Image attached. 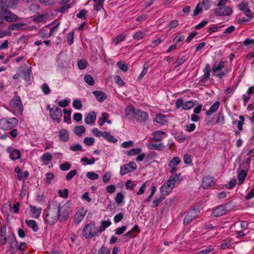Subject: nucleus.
<instances>
[{
    "instance_id": "obj_41",
    "label": "nucleus",
    "mask_w": 254,
    "mask_h": 254,
    "mask_svg": "<svg viewBox=\"0 0 254 254\" xmlns=\"http://www.w3.org/2000/svg\"><path fill=\"white\" fill-rule=\"evenodd\" d=\"M132 172L127 164L122 165L120 168V174L121 176L126 175L128 173Z\"/></svg>"
},
{
    "instance_id": "obj_46",
    "label": "nucleus",
    "mask_w": 254,
    "mask_h": 254,
    "mask_svg": "<svg viewBox=\"0 0 254 254\" xmlns=\"http://www.w3.org/2000/svg\"><path fill=\"white\" fill-rule=\"evenodd\" d=\"M109 118V115L106 113H104L102 114V118H100L98 121L100 126H102L106 122Z\"/></svg>"
},
{
    "instance_id": "obj_25",
    "label": "nucleus",
    "mask_w": 254,
    "mask_h": 254,
    "mask_svg": "<svg viewBox=\"0 0 254 254\" xmlns=\"http://www.w3.org/2000/svg\"><path fill=\"white\" fill-rule=\"evenodd\" d=\"M8 152L10 153V158L12 160L19 159L21 157V152L19 150L11 149Z\"/></svg>"
},
{
    "instance_id": "obj_52",
    "label": "nucleus",
    "mask_w": 254,
    "mask_h": 254,
    "mask_svg": "<svg viewBox=\"0 0 254 254\" xmlns=\"http://www.w3.org/2000/svg\"><path fill=\"white\" fill-rule=\"evenodd\" d=\"M77 174V171L76 170H72L69 172L66 176L65 179L67 181L71 180Z\"/></svg>"
},
{
    "instance_id": "obj_39",
    "label": "nucleus",
    "mask_w": 254,
    "mask_h": 254,
    "mask_svg": "<svg viewBox=\"0 0 254 254\" xmlns=\"http://www.w3.org/2000/svg\"><path fill=\"white\" fill-rule=\"evenodd\" d=\"M63 112L64 114V122L69 124L70 121V115L71 113V111L70 110L64 109L63 110Z\"/></svg>"
},
{
    "instance_id": "obj_54",
    "label": "nucleus",
    "mask_w": 254,
    "mask_h": 254,
    "mask_svg": "<svg viewBox=\"0 0 254 254\" xmlns=\"http://www.w3.org/2000/svg\"><path fill=\"white\" fill-rule=\"evenodd\" d=\"M73 107L77 110H80L82 107V104L80 100L78 99L75 100L72 103Z\"/></svg>"
},
{
    "instance_id": "obj_48",
    "label": "nucleus",
    "mask_w": 254,
    "mask_h": 254,
    "mask_svg": "<svg viewBox=\"0 0 254 254\" xmlns=\"http://www.w3.org/2000/svg\"><path fill=\"white\" fill-rule=\"evenodd\" d=\"M194 106V103L191 101L186 102L184 103L183 109L185 110H188L191 109Z\"/></svg>"
},
{
    "instance_id": "obj_49",
    "label": "nucleus",
    "mask_w": 254,
    "mask_h": 254,
    "mask_svg": "<svg viewBox=\"0 0 254 254\" xmlns=\"http://www.w3.org/2000/svg\"><path fill=\"white\" fill-rule=\"evenodd\" d=\"M41 89L43 93L45 95H48L51 92V90L48 85L46 83L41 85Z\"/></svg>"
},
{
    "instance_id": "obj_64",
    "label": "nucleus",
    "mask_w": 254,
    "mask_h": 254,
    "mask_svg": "<svg viewBox=\"0 0 254 254\" xmlns=\"http://www.w3.org/2000/svg\"><path fill=\"white\" fill-rule=\"evenodd\" d=\"M119 68L123 71L127 70V66L123 61L119 62L117 64Z\"/></svg>"
},
{
    "instance_id": "obj_7",
    "label": "nucleus",
    "mask_w": 254,
    "mask_h": 254,
    "mask_svg": "<svg viewBox=\"0 0 254 254\" xmlns=\"http://www.w3.org/2000/svg\"><path fill=\"white\" fill-rule=\"evenodd\" d=\"M199 214L198 209H193L189 211L188 214L185 216L184 219V224L188 225L192 220L197 218Z\"/></svg>"
},
{
    "instance_id": "obj_51",
    "label": "nucleus",
    "mask_w": 254,
    "mask_h": 254,
    "mask_svg": "<svg viewBox=\"0 0 254 254\" xmlns=\"http://www.w3.org/2000/svg\"><path fill=\"white\" fill-rule=\"evenodd\" d=\"M87 177L91 180H97L99 176V175L94 172H87L86 174Z\"/></svg>"
},
{
    "instance_id": "obj_36",
    "label": "nucleus",
    "mask_w": 254,
    "mask_h": 254,
    "mask_svg": "<svg viewBox=\"0 0 254 254\" xmlns=\"http://www.w3.org/2000/svg\"><path fill=\"white\" fill-rule=\"evenodd\" d=\"M84 80L89 86H93L95 84L93 77L90 74H86L84 77Z\"/></svg>"
},
{
    "instance_id": "obj_3",
    "label": "nucleus",
    "mask_w": 254,
    "mask_h": 254,
    "mask_svg": "<svg viewBox=\"0 0 254 254\" xmlns=\"http://www.w3.org/2000/svg\"><path fill=\"white\" fill-rule=\"evenodd\" d=\"M10 111L16 116L20 115L23 112V106L19 96H15L9 102Z\"/></svg>"
},
{
    "instance_id": "obj_38",
    "label": "nucleus",
    "mask_w": 254,
    "mask_h": 254,
    "mask_svg": "<svg viewBox=\"0 0 254 254\" xmlns=\"http://www.w3.org/2000/svg\"><path fill=\"white\" fill-rule=\"evenodd\" d=\"M9 5L7 4V0H0V10L5 13L7 12Z\"/></svg>"
},
{
    "instance_id": "obj_44",
    "label": "nucleus",
    "mask_w": 254,
    "mask_h": 254,
    "mask_svg": "<svg viewBox=\"0 0 254 254\" xmlns=\"http://www.w3.org/2000/svg\"><path fill=\"white\" fill-rule=\"evenodd\" d=\"M126 37V34L122 33L118 36H117L113 40V43L117 45L120 42L124 40Z\"/></svg>"
},
{
    "instance_id": "obj_30",
    "label": "nucleus",
    "mask_w": 254,
    "mask_h": 254,
    "mask_svg": "<svg viewBox=\"0 0 254 254\" xmlns=\"http://www.w3.org/2000/svg\"><path fill=\"white\" fill-rule=\"evenodd\" d=\"M156 122L159 124L164 125L167 122L166 116L162 114H158L155 117Z\"/></svg>"
},
{
    "instance_id": "obj_57",
    "label": "nucleus",
    "mask_w": 254,
    "mask_h": 254,
    "mask_svg": "<svg viewBox=\"0 0 254 254\" xmlns=\"http://www.w3.org/2000/svg\"><path fill=\"white\" fill-rule=\"evenodd\" d=\"M187 58L186 56H183L181 58H178L175 63L176 66H179L182 65L187 60Z\"/></svg>"
},
{
    "instance_id": "obj_14",
    "label": "nucleus",
    "mask_w": 254,
    "mask_h": 254,
    "mask_svg": "<svg viewBox=\"0 0 254 254\" xmlns=\"http://www.w3.org/2000/svg\"><path fill=\"white\" fill-rule=\"evenodd\" d=\"M167 134L165 132L157 130L152 133V140L155 142H159L162 141L164 138H166Z\"/></svg>"
},
{
    "instance_id": "obj_16",
    "label": "nucleus",
    "mask_w": 254,
    "mask_h": 254,
    "mask_svg": "<svg viewBox=\"0 0 254 254\" xmlns=\"http://www.w3.org/2000/svg\"><path fill=\"white\" fill-rule=\"evenodd\" d=\"M0 244L2 245H4L7 242V237H6V225H3L1 226L0 230Z\"/></svg>"
},
{
    "instance_id": "obj_28",
    "label": "nucleus",
    "mask_w": 254,
    "mask_h": 254,
    "mask_svg": "<svg viewBox=\"0 0 254 254\" xmlns=\"http://www.w3.org/2000/svg\"><path fill=\"white\" fill-rule=\"evenodd\" d=\"M146 145L148 149L151 150H162L164 147L163 143H159L157 144L148 143H146Z\"/></svg>"
},
{
    "instance_id": "obj_61",
    "label": "nucleus",
    "mask_w": 254,
    "mask_h": 254,
    "mask_svg": "<svg viewBox=\"0 0 254 254\" xmlns=\"http://www.w3.org/2000/svg\"><path fill=\"white\" fill-rule=\"evenodd\" d=\"M69 149L72 151H81L82 150V147L78 144H73L69 147Z\"/></svg>"
},
{
    "instance_id": "obj_42",
    "label": "nucleus",
    "mask_w": 254,
    "mask_h": 254,
    "mask_svg": "<svg viewBox=\"0 0 254 254\" xmlns=\"http://www.w3.org/2000/svg\"><path fill=\"white\" fill-rule=\"evenodd\" d=\"M24 25L22 23H13L9 26L8 29L10 30H19Z\"/></svg>"
},
{
    "instance_id": "obj_20",
    "label": "nucleus",
    "mask_w": 254,
    "mask_h": 254,
    "mask_svg": "<svg viewBox=\"0 0 254 254\" xmlns=\"http://www.w3.org/2000/svg\"><path fill=\"white\" fill-rule=\"evenodd\" d=\"M53 156L49 152L44 153L41 157V161L45 165H47L52 160Z\"/></svg>"
},
{
    "instance_id": "obj_62",
    "label": "nucleus",
    "mask_w": 254,
    "mask_h": 254,
    "mask_svg": "<svg viewBox=\"0 0 254 254\" xmlns=\"http://www.w3.org/2000/svg\"><path fill=\"white\" fill-rule=\"evenodd\" d=\"M95 140L93 137H85L84 139V143L88 146H91L94 143Z\"/></svg>"
},
{
    "instance_id": "obj_59",
    "label": "nucleus",
    "mask_w": 254,
    "mask_h": 254,
    "mask_svg": "<svg viewBox=\"0 0 254 254\" xmlns=\"http://www.w3.org/2000/svg\"><path fill=\"white\" fill-rule=\"evenodd\" d=\"M176 139L179 142H183L187 139V136L183 132H181L177 135Z\"/></svg>"
},
{
    "instance_id": "obj_17",
    "label": "nucleus",
    "mask_w": 254,
    "mask_h": 254,
    "mask_svg": "<svg viewBox=\"0 0 254 254\" xmlns=\"http://www.w3.org/2000/svg\"><path fill=\"white\" fill-rule=\"evenodd\" d=\"M93 94L95 97L96 100L99 102H103L106 98L107 95L105 93L101 91H94Z\"/></svg>"
},
{
    "instance_id": "obj_37",
    "label": "nucleus",
    "mask_w": 254,
    "mask_h": 254,
    "mask_svg": "<svg viewBox=\"0 0 254 254\" xmlns=\"http://www.w3.org/2000/svg\"><path fill=\"white\" fill-rule=\"evenodd\" d=\"M73 131L75 134L80 136L85 132V128L83 126H76L74 127Z\"/></svg>"
},
{
    "instance_id": "obj_56",
    "label": "nucleus",
    "mask_w": 254,
    "mask_h": 254,
    "mask_svg": "<svg viewBox=\"0 0 254 254\" xmlns=\"http://www.w3.org/2000/svg\"><path fill=\"white\" fill-rule=\"evenodd\" d=\"M71 168V164L68 162H66L64 164H62L60 165V168L61 170L65 171L69 170Z\"/></svg>"
},
{
    "instance_id": "obj_12",
    "label": "nucleus",
    "mask_w": 254,
    "mask_h": 254,
    "mask_svg": "<svg viewBox=\"0 0 254 254\" xmlns=\"http://www.w3.org/2000/svg\"><path fill=\"white\" fill-rule=\"evenodd\" d=\"M134 118L138 122H144L148 120V114L144 111L136 109Z\"/></svg>"
},
{
    "instance_id": "obj_11",
    "label": "nucleus",
    "mask_w": 254,
    "mask_h": 254,
    "mask_svg": "<svg viewBox=\"0 0 254 254\" xmlns=\"http://www.w3.org/2000/svg\"><path fill=\"white\" fill-rule=\"evenodd\" d=\"M216 182L214 177L206 176L203 178L202 186L204 189H207L214 186Z\"/></svg>"
},
{
    "instance_id": "obj_5",
    "label": "nucleus",
    "mask_w": 254,
    "mask_h": 254,
    "mask_svg": "<svg viewBox=\"0 0 254 254\" xmlns=\"http://www.w3.org/2000/svg\"><path fill=\"white\" fill-rule=\"evenodd\" d=\"M15 118H3L0 120V128L3 130L11 129L18 125Z\"/></svg>"
},
{
    "instance_id": "obj_63",
    "label": "nucleus",
    "mask_w": 254,
    "mask_h": 254,
    "mask_svg": "<svg viewBox=\"0 0 254 254\" xmlns=\"http://www.w3.org/2000/svg\"><path fill=\"white\" fill-rule=\"evenodd\" d=\"M214 249L212 247H207L206 248L199 251L198 252V254H210V253Z\"/></svg>"
},
{
    "instance_id": "obj_9",
    "label": "nucleus",
    "mask_w": 254,
    "mask_h": 254,
    "mask_svg": "<svg viewBox=\"0 0 254 254\" xmlns=\"http://www.w3.org/2000/svg\"><path fill=\"white\" fill-rule=\"evenodd\" d=\"M87 209L84 207L80 208L75 213L74 217V223L78 224L84 219Z\"/></svg>"
},
{
    "instance_id": "obj_8",
    "label": "nucleus",
    "mask_w": 254,
    "mask_h": 254,
    "mask_svg": "<svg viewBox=\"0 0 254 254\" xmlns=\"http://www.w3.org/2000/svg\"><path fill=\"white\" fill-rule=\"evenodd\" d=\"M181 162V160L178 157H174L168 163V167L170 168V173L174 175L176 173L177 170V166L179 165Z\"/></svg>"
},
{
    "instance_id": "obj_33",
    "label": "nucleus",
    "mask_w": 254,
    "mask_h": 254,
    "mask_svg": "<svg viewBox=\"0 0 254 254\" xmlns=\"http://www.w3.org/2000/svg\"><path fill=\"white\" fill-rule=\"evenodd\" d=\"M26 224L27 226L31 228L33 231L35 232H37L38 230V226L36 221L34 220H26L25 221Z\"/></svg>"
},
{
    "instance_id": "obj_2",
    "label": "nucleus",
    "mask_w": 254,
    "mask_h": 254,
    "mask_svg": "<svg viewBox=\"0 0 254 254\" xmlns=\"http://www.w3.org/2000/svg\"><path fill=\"white\" fill-rule=\"evenodd\" d=\"M60 206L58 204H50L46 209L44 220L48 224L53 225L60 220Z\"/></svg>"
},
{
    "instance_id": "obj_40",
    "label": "nucleus",
    "mask_w": 254,
    "mask_h": 254,
    "mask_svg": "<svg viewBox=\"0 0 254 254\" xmlns=\"http://www.w3.org/2000/svg\"><path fill=\"white\" fill-rule=\"evenodd\" d=\"M225 66V62L221 61L217 65H215L212 67V71L214 73H216L217 71H220Z\"/></svg>"
},
{
    "instance_id": "obj_32",
    "label": "nucleus",
    "mask_w": 254,
    "mask_h": 254,
    "mask_svg": "<svg viewBox=\"0 0 254 254\" xmlns=\"http://www.w3.org/2000/svg\"><path fill=\"white\" fill-rule=\"evenodd\" d=\"M111 222L110 220H102L100 226L98 229L99 232L101 233L104 231L107 227L111 225Z\"/></svg>"
},
{
    "instance_id": "obj_29",
    "label": "nucleus",
    "mask_w": 254,
    "mask_h": 254,
    "mask_svg": "<svg viewBox=\"0 0 254 254\" xmlns=\"http://www.w3.org/2000/svg\"><path fill=\"white\" fill-rule=\"evenodd\" d=\"M30 211L34 218H38L41 213L42 208L41 207H36L35 206L30 205Z\"/></svg>"
},
{
    "instance_id": "obj_18",
    "label": "nucleus",
    "mask_w": 254,
    "mask_h": 254,
    "mask_svg": "<svg viewBox=\"0 0 254 254\" xmlns=\"http://www.w3.org/2000/svg\"><path fill=\"white\" fill-rule=\"evenodd\" d=\"M96 119V114L94 112L89 113L85 118V122L88 125L94 124Z\"/></svg>"
},
{
    "instance_id": "obj_53",
    "label": "nucleus",
    "mask_w": 254,
    "mask_h": 254,
    "mask_svg": "<svg viewBox=\"0 0 254 254\" xmlns=\"http://www.w3.org/2000/svg\"><path fill=\"white\" fill-rule=\"evenodd\" d=\"M144 32L141 31H138L133 34V37L134 39L140 40L144 37Z\"/></svg>"
},
{
    "instance_id": "obj_24",
    "label": "nucleus",
    "mask_w": 254,
    "mask_h": 254,
    "mask_svg": "<svg viewBox=\"0 0 254 254\" xmlns=\"http://www.w3.org/2000/svg\"><path fill=\"white\" fill-rule=\"evenodd\" d=\"M210 66L209 64H206V66L204 68L203 71L204 74L201 77V81L202 82H205L208 80L210 77Z\"/></svg>"
},
{
    "instance_id": "obj_58",
    "label": "nucleus",
    "mask_w": 254,
    "mask_h": 254,
    "mask_svg": "<svg viewBox=\"0 0 254 254\" xmlns=\"http://www.w3.org/2000/svg\"><path fill=\"white\" fill-rule=\"evenodd\" d=\"M98 254H111V252L108 248L103 246L99 249Z\"/></svg>"
},
{
    "instance_id": "obj_55",
    "label": "nucleus",
    "mask_w": 254,
    "mask_h": 254,
    "mask_svg": "<svg viewBox=\"0 0 254 254\" xmlns=\"http://www.w3.org/2000/svg\"><path fill=\"white\" fill-rule=\"evenodd\" d=\"M202 6H201L200 3H198L194 10L193 13V16H196L202 12Z\"/></svg>"
},
{
    "instance_id": "obj_6",
    "label": "nucleus",
    "mask_w": 254,
    "mask_h": 254,
    "mask_svg": "<svg viewBox=\"0 0 254 254\" xmlns=\"http://www.w3.org/2000/svg\"><path fill=\"white\" fill-rule=\"evenodd\" d=\"M50 115L51 118L54 121L60 123L62 116V110L59 107L54 106L50 109Z\"/></svg>"
},
{
    "instance_id": "obj_22",
    "label": "nucleus",
    "mask_w": 254,
    "mask_h": 254,
    "mask_svg": "<svg viewBox=\"0 0 254 254\" xmlns=\"http://www.w3.org/2000/svg\"><path fill=\"white\" fill-rule=\"evenodd\" d=\"M239 7L241 10L244 12L246 15L249 18H252V11L249 9L248 4L241 3L239 4Z\"/></svg>"
},
{
    "instance_id": "obj_60",
    "label": "nucleus",
    "mask_w": 254,
    "mask_h": 254,
    "mask_svg": "<svg viewBox=\"0 0 254 254\" xmlns=\"http://www.w3.org/2000/svg\"><path fill=\"white\" fill-rule=\"evenodd\" d=\"M249 169L250 165L249 164H247L244 162H242V163L240 164L238 170H241L242 171L248 172Z\"/></svg>"
},
{
    "instance_id": "obj_43",
    "label": "nucleus",
    "mask_w": 254,
    "mask_h": 254,
    "mask_svg": "<svg viewBox=\"0 0 254 254\" xmlns=\"http://www.w3.org/2000/svg\"><path fill=\"white\" fill-rule=\"evenodd\" d=\"M240 120L237 122V128L239 131H242L243 129V126L245 123V118L242 115L239 116Z\"/></svg>"
},
{
    "instance_id": "obj_1",
    "label": "nucleus",
    "mask_w": 254,
    "mask_h": 254,
    "mask_svg": "<svg viewBox=\"0 0 254 254\" xmlns=\"http://www.w3.org/2000/svg\"><path fill=\"white\" fill-rule=\"evenodd\" d=\"M182 179L183 176L181 173H175L171 176L168 181L161 187V194L165 197L168 195L173 190L175 183H179Z\"/></svg>"
},
{
    "instance_id": "obj_13",
    "label": "nucleus",
    "mask_w": 254,
    "mask_h": 254,
    "mask_svg": "<svg viewBox=\"0 0 254 254\" xmlns=\"http://www.w3.org/2000/svg\"><path fill=\"white\" fill-rule=\"evenodd\" d=\"M227 210L225 205H221L215 208L211 214L215 217H219L226 213Z\"/></svg>"
},
{
    "instance_id": "obj_21",
    "label": "nucleus",
    "mask_w": 254,
    "mask_h": 254,
    "mask_svg": "<svg viewBox=\"0 0 254 254\" xmlns=\"http://www.w3.org/2000/svg\"><path fill=\"white\" fill-rule=\"evenodd\" d=\"M139 233V227L138 225H135L131 230L126 233L125 236L128 238H134Z\"/></svg>"
},
{
    "instance_id": "obj_34",
    "label": "nucleus",
    "mask_w": 254,
    "mask_h": 254,
    "mask_svg": "<svg viewBox=\"0 0 254 254\" xmlns=\"http://www.w3.org/2000/svg\"><path fill=\"white\" fill-rule=\"evenodd\" d=\"M94 9L97 11L100 10L103 6V3L105 0H93Z\"/></svg>"
},
{
    "instance_id": "obj_50",
    "label": "nucleus",
    "mask_w": 254,
    "mask_h": 254,
    "mask_svg": "<svg viewBox=\"0 0 254 254\" xmlns=\"http://www.w3.org/2000/svg\"><path fill=\"white\" fill-rule=\"evenodd\" d=\"M31 72V68H27L26 71L24 72V79L26 81H29L30 80Z\"/></svg>"
},
{
    "instance_id": "obj_19",
    "label": "nucleus",
    "mask_w": 254,
    "mask_h": 254,
    "mask_svg": "<svg viewBox=\"0 0 254 254\" xmlns=\"http://www.w3.org/2000/svg\"><path fill=\"white\" fill-rule=\"evenodd\" d=\"M237 173L238 175L237 179L238 180V185L240 186L244 183L248 172L238 169Z\"/></svg>"
},
{
    "instance_id": "obj_23",
    "label": "nucleus",
    "mask_w": 254,
    "mask_h": 254,
    "mask_svg": "<svg viewBox=\"0 0 254 254\" xmlns=\"http://www.w3.org/2000/svg\"><path fill=\"white\" fill-rule=\"evenodd\" d=\"M6 15L4 16V19L8 22L16 21L18 18L17 15L10 11H7L5 12Z\"/></svg>"
},
{
    "instance_id": "obj_10",
    "label": "nucleus",
    "mask_w": 254,
    "mask_h": 254,
    "mask_svg": "<svg viewBox=\"0 0 254 254\" xmlns=\"http://www.w3.org/2000/svg\"><path fill=\"white\" fill-rule=\"evenodd\" d=\"M232 9L229 6H223L215 9L214 14L217 16H227L232 13Z\"/></svg>"
},
{
    "instance_id": "obj_26",
    "label": "nucleus",
    "mask_w": 254,
    "mask_h": 254,
    "mask_svg": "<svg viewBox=\"0 0 254 254\" xmlns=\"http://www.w3.org/2000/svg\"><path fill=\"white\" fill-rule=\"evenodd\" d=\"M220 105V103L219 101L215 102L213 105L210 106V109L206 112L207 116H210L212 114L216 112L218 109Z\"/></svg>"
},
{
    "instance_id": "obj_4",
    "label": "nucleus",
    "mask_w": 254,
    "mask_h": 254,
    "mask_svg": "<svg viewBox=\"0 0 254 254\" xmlns=\"http://www.w3.org/2000/svg\"><path fill=\"white\" fill-rule=\"evenodd\" d=\"M98 233V228L93 223L85 225L82 231L83 237L86 239H90L95 237Z\"/></svg>"
},
{
    "instance_id": "obj_47",
    "label": "nucleus",
    "mask_w": 254,
    "mask_h": 254,
    "mask_svg": "<svg viewBox=\"0 0 254 254\" xmlns=\"http://www.w3.org/2000/svg\"><path fill=\"white\" fill-rule=\"evenodd\" d=\"M88 63L85 60H80L77 62V66L80 69H84L87 67Z\"/></svg>"
},
{
    "instance_id": "obj_15",
    "label": "nucleus",
    "mask_w": 254,
    "mask_h": 254,
    "mask_svg": "<svg viewBox=\"0 0 254 254\" xmlns=\"http://www.w3.org/2000/svg\"><path fill=\"white\" fill-rule=\"evenodd\" d=\"M68 206H66V205L61 207L60 213V221H63L66 220L69 216V211L67 209Z\"/></svg>"
},
{
    "instance_id": "obj_27",
    "label": "nucleus",
    "mask_w": 254,
    "mask_h": 254,
    "mask_svg": "<svg viewBox=\"0 0 254 254\" xmlns=\"http://www.w3.org/2000/svg\"><path fill=\"white\" fill-rule=\"evenodd\" d=\"M136 109L132 106H128L125 110V116L127 118H130L132 115L134 117Z\"/></svg>"
},
{
    "instance_id": "obj_45",
    "label": "nucleus",
    "mask_w": 254,
    "mask_h": 254,
    "mask_svg": "<svg viewBox=\"0 0 254 254\" xmlns=\"http://www.w3.org/2000/svg\"><path fill=\"white\" fill-rule=\"evenodd\" d=\"M66 41L69 45H71L74 41V32L72 31L66 35Z\"/></svg>"
},
{
    "instance_id": "obj_31",
    "label": "nucleus",
    "mask_w": 254,
    "mask_h": 254,
    "mask_svg": "<svg viewBox=\"0 0 254 254\" xmlns=\"http://www.w3.org/2000/svg\"><path fill=\"white\" fill-rule=\"evenodd\" d=\"M61 140L63 142H66L69 139L68 131L65 129H62L59 131Z\"/></svg>"
},
{
    "instance_id": "obj_35",
    "label": "nucleus",
    "mask_w": 254,
    "mask_h": 254,
    "mask_svg": "<svg viewBox=\"0 0 254 254\" xmlns=\"http://www.w3.org/2000/svg\"><path fill=\"white\" fill-rule=\"evenodd\" d=\"M103 137L110 142L116 143L117 142V139L107 131H103Z\"/></svg>"
}]
</instances>
